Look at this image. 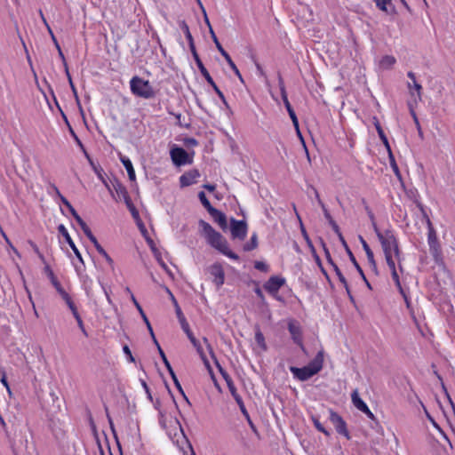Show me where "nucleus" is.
<instances>
[{
  "mask_svg": "<svg viewBox=\"0 0 455 455\" xmlns=\"http://www.w3.org/2000/svg\"><path fill=\"white\" fill-rule=\"evenodd\" d=\"M79 226L81 227L82 230L84 231V235L89 238V240L93 243H96L97 238L93 235L92 233L90 228L87 226V224L83 220V219L77 222Z\"/></svg>",
  "mask_w": 455,
  "mask_h": 455,
  "instance_id": "nucleus-30",
  "label": "nucleus"
},
{
  "mask_svg": "<svg viewBox=\"0 0 455 455\" xmlns=\"http://www.w3.org/2000/svg\"><path fill=\"white\" fill-rule=\"evenodd\" d=\"M312 420L314 422L315 427L322 433H323L326 435H329L330 433L323 427V426L321 424L318 419L315 417L312 418Z\"/></svg>",
  "mask_w": 455,
  "mask_h": 455,
  "instance_id": "nucleus-45",
  "label": "nucleus"
},
{
  "mask_svg": "<svg viewBox=\"0 0 455 455\" xmlns=\"http://www.w3.org/2000/svg\"><path fill=\"white\" fill-rule=\"evenodd\" d=\"M390 272H391L392 279L394 280V282L395 283V286L397 287L400 294H403V289L402 284L400 283V279H399V275H398L397 269L396 268L391 269Z\"/></svg>",
  "mask_w": 455,
  "mask_h": 455,
  "instance_id": "nucleus-34",
  "label": "nucleus"
},
{
  "mask_svg": "<svg viewBox=\"0 0 455 455\" xmlns=\"http://www.w3.org/2000/svg\"><path fill=\"white\" fill-rule=\"evenodd\" d=\"M44 273L49 277V279H50V281H51L52 285H54L55 283H59V281L56 278L53 271L52 270V268L50 267V266L48 264H45V266H44Z\"/></svg>",
  "mask_w": 455,
  "mask_h": 455,
  "instance_id": "nucleus-38",
  "label": "nucleus"
},
{
  "mask_svg": "<svg viewBox=\"0 0 455 455\" xmlns=\"http://www.w3.org/2000/svg\"><path fill=\"white\" fill-rule=\"evenodd\" d=\"M70 213L72 214V216L74 217V219L76 220V222L80 221L82 220V218L79 216V214L76 212V211L74 209V207H72L70 210H69Z\"/></svg>",
  "mask_w": 455,
  "mask_h": 455,
  "instance_id": "nucleus-60",
  "label": "nucleus"
},
{
  "mask_svg": "<svg viewBox=\"0 0 455 455\" xmlns=\"http://www.w3.org/2000/svg\"><path fill=\"white\" fill-rule=\"evenodd\" d=\"M296 214H297V217H298V219H299V222H300L301 232H302L303 237H304V238H305V240L307 241V243L308 244V246L311 248L312 252H315V248H314V246H313V244H312L311 240L309 239V236H308V235H307V233L306 229L304 228V227H303V225H302V222H301L300 217H299V215L297 212H296Z\"/></svg>",
  "mask_w": 455,
  "mask_h": 455,
  "instance_id": "nucleus-39",
  "label": "nucleus"
},
{
  "mask_svg": "<svg viewBox=\"0 0 455 455\" xmlns=\"http://www.w3.org/2000/svg\"><path fill=\"white\" fill-rule=\"evenodd\" d=\"M199 226L202 228L201 234L204 235L207 243L224 255L233 259H238L237 254L228 249V242L223 235L217 232L209 223L201 220Z\"/></svg>",
  "mask_w": 455,
  "mask_h": 455,
  "instance_id": "nucleus-1",
  "label": "nucleus"
},
{
  "mask_svg": "<svg viewBox=\"0 0 455 455\" xmlns=\"http://www.w3.org/2000/svg\"><path fill=\"white\" fill-rule=\"evenodd\" d=\"M420 210L422 212L424 218L426 219L427 228H428L427 242H428V245H429V251H430L431 255L433 256L435 262L437 265H443L441 245L438 242L436 232H435V228H433L430 219L428 218L427 214L426 213V212L424 211V209L421 205H420Z\"/></svg>",
  "mask_w": 455,
  "mask_h": 455,
  "instance_id": "nucleus-4",
  "label": "nucleus"
},
{
  "mask_svg": "<svg viewBox=\"0 0 455 455\" xmlns=\"http://www.w3.org/2000/svg\"><path fill=\"white\" fill-rule=\"evenodd\" d=\"M76 320L77 322L78 327L80 328V330L82 331L84 335L87 337L88 333H87V331L84 329V323H83V320H82L81 316L80 315H76Z\"/></svg>",
  "mask_w": 455,
  "mask_h": 455,
  "instance_id": "nucleus-53",
  "label": "nucleus"
},
{
  "mask_svg": "<svg viewBox=\"0 0 455 455\" xmlns=\"http://www.w3.org/2000/svg\"><path fill=\"white\" fill-rule=\"evenodd\" d=\"M198 197L202 203V204L206 208V210L208 211V212H210L212 211V209H214V207L212 206L211 203L209 202V200L207 199L204 192L201 191L199 192L198 194Z\"/></svg>",
  "mask_w": 455,
  "mask_h": 455,
  "instance_id": "nucleus-37",
  "label": "nucleus"
},
{
  "mask_svg": "<svg viewBox=\"0 0 455 455\" xmlns=\"http://www.w3.org/2000/svg\"><path fill=\"white\" fill-rule=\"evenodd\" d=\"M120 160L128 172L130 180L134 181L136 179V176H135V172H134L132 162L130 161V159H128L123 156H120Z\"/></svg>",
  "mask_w": 455,
  "mask_h": 455,
  "instance_id": "nucleus-25",
  "label": "nucleus"
},
{
  "mask_svg": "<svg viewBox=\"0 0 455 455\" xmlns=\"http://www.w3.org/2000/svg\"><path fill=\"white\" fill-rule=\"evenodd\" d=\"M359 240L362 243V246L366 253V256H367V259H368V262L371 266V267L376 271L377 270V264H376V261L374 259V254L371 251V249L370 248V246L368 245V243H366V241L363 238V236H359Z\"/></svg>",
  "mask_w": 455,
  "mask_h": 455,
  "instance_id": "nucleus-20",
  "label": "nucleus"
},
{
  "mask_svg": "<svg viewBox=\"0 0 455 455\" xmlns=\"http://www.w3.org/2000/svg\"><path fill=\"white\" fill-rule=\"evenodd\" d=\"M66 75H67V76H68V83H69V85H70V87H71V90H72V92H73V93H74V96H75V98H76V102H77V104H78V106H79L80 109H82L81 105H80V101H79V98H78V94H77V92H76V87H75V85H74V84H73V81H72L71 76H70V74H69L68 67H66Z\"/></svg>",
  "mask_w": 455,
  "mask_h": 455,
  "instance_id": "nucleus-36",
  "label": "nucleus"
},
{
  "mask_svg": "<svg viewBox=\"0 0 455 455\" xmlns=\"http://www.w3.org/2000/svg\"><path fill=\"white\" fill-rule=\"evenodd\" d=\"M158 263L160 264V266L170 275H172V273L170 272V270L168 269V267L167 265L164 263V261L161 258V254L160 252H157L155 254Z\"/></svg>",
  "mask_w": 455,
  "mask_h": 455,
  "instance_id": "nucleus-47",
  "label": "nucleus"
},
{
  "mask_svg": "<svg viewBox=\"0 0 455 455\" xmlns=\"http://www.w3.org/2000/svg\"><path fill=\"white\" fill-rule=\"evenodd\" d=\"M58 230L65 237V240L67 241V243H68V245L70 246V248L72 249V251H74L75 255L79 259V261L82 264H84V259H83L79 250L76 246L75 243L73 242L72 238L70 237L68 232L67 231L66 228L64 227V225H62V224L60 225L58 227Z\"/></svg>",
  "mask_w": 455,
  "mask_h": 455,
  "instance_id": "nucleus-16",
  "label": "nucleus"
},
{
  "mask_svg": "<svg viewBox=\"0 0 455 455\" xmlns=\"http://www.w3.org/2000/svg\"><path fill=\"white\" fill-rule=\"evenodd\" d=\"M60 295L65 300L66 303H68V301L71 300L70 296L68 295V293L66 291H61V293H60Z\"/></svg>",
  "mask_w": 455,
  "mask_h": 455,
  "instance_id": "nucleus-62",
  "label": "nucleus"
},
{
  "mask_svg": "<svg viewBox=\"0 0 455 455\" xmlns=\"http://www.w3.org/2000/svg\"><path fill=\"white\" fill-rule=\"evenodd\" d=\"M180 27L183 30V32L188 41L189 48L192 52V55H195V52H196V50L195 47L193 36L189 31V28H188V24L186 23L185 20H181V21H180Z\"/></svg>",
  "mask_w": 455,
  "mask_h": 455,
  "instance_id": "nucleus-21",
  "label": "nucleus"
},
{
  "mask_svg": "<svg viewBox=\"0 0 455 455\" xmlns=\"http://www.w3.org/2000/svg\"><path fill=\"white\" fill-rule=\"evenodd\" d=\"M285 280L278 276H271L264 284V288L271 294L276 293L278 290L284 284Z\"/></svg>",
  "mask_w": 455,
  "mask_h": 455,
  "instance_id": "nucleus-15",
  "label": "nucleus"
},
{
  "mask_svg": "<svg viewBox=\"0 0 455 455\" xmlns=\"http://www.w3.org/2000/svg\"><path fill=\"white\" fill-rule=\"evenodd\" d=\"M319 204L321 205L323 211V214H324V217L327 220H331L332 217L331 216V214L329 213L328 210L326 209L324 204L322 202L321 199H319Z\"/></svg>",
  "mask_w": 455,
  "mask_h": 455,
  "instance_id": "nucleus-56",
  "label": "nucleus"
},
{
  "mask_svg": "<svg viewBox=\"0 0 455 455\" xmlns=\"http://www.w3.org/2000/svg\"><path fill=\"white\" fill-rule=\"evenodd\" d=\"M136 222H137V224H138V226H139V228H140V229L141 233H142L143 235H144V234H146V233H147V230H146V228H145L144 224L142 223V221H141V220H140V221L136 220Z\"/></svg>",
  "mask_w": 455,
  "mask_h": 455,
  "instance_id": "nucleus-64",
  "label": "nucleus"
},
{
  "mask_svg": "<svg viewBox=\"0 0 455 455\" xmlns=\"http://www.w3.org/2000/svg\"><path fill=\"white\" fill-rule=\"evenodd\" d=\"M384 256H385V259L388 266L389 270L396 268L395 262L397 261V259L395 258L394 254L384 255Z\"/></svg>",
  "mask_w": 455,
  "mask_h": 455,
  "instance_id": "nucleus-40",
  "label": "nucleus"
},
{
  "mask_svg": "<svg viewBox=\"0 0 455 455\" xmlns=\"http://www.w3.org/2000/svg\"><path fill=\"white\" fill-rule=\"evenodd\" d=\"M130 84L133 94L145 99L153 97L154 92L148 81L134 76Z\"/></svg>",
  "mask_w": 455,
  "mask_h": 455,
  "instance_id": "nucleus-5",
  "label": "nucleus"
},
{
  "mask_svg": "<svg viewBox=\"0 0 455 455\" xmlns=\"http://www.w3.org/2000/svg\"><path fill=\"white\" fill-rule=\"evenodd\" d=\"M195 347L196 348L197 352H198V353H199V355H201V358H203V359L204 360V362H205L206 365H207V366H209V363H208V362H207V361H206V359H205V358H206V356H205V355H204V351H203V348H202V347H201L200 343L198 342L197 347Z\"/></svg>",
  "mask_w": 455,
  "mask_h": 455,
  "instance_id": "nucleus-58",
  "label": "nucleus"
},
{
  "mask_svg": "<svg viewBox=\"0 0 455 455\" xmlns=\"http://www.w3.org/2000/svg\"><path fill=\"white\" fill-rule=\"evenodd\" d=\"M333 231L337 234V235L339 236V241L341 242L342 245H346V240L344 239L340 230H339V226H335L334 228H332Z\"/></svg>",
  "mask_w": 455,
  "mask_h": 455,
  "instance_id": "nucleus-54",
  "label": "nucleus"
},
{
  "mask_svg": "<svg viewBox=\"0 0 455 455\" xmlns=\"http://www.w3.org/2000/svg\"><path fill=\"white\" fill-rule=\"evenodd\" d=\"M280 90H281V95H282V99L283 100V103H284V106L289 113V116L292 121V124L294 125V127L296 128L297 130V132H299V122H298V118L296 116V114L293 110V108H291L289 100H288V97H287V93H286V91H285V88H284V85L283 84V82H281L280 84Z\"/></svg>",
  "mask_w": 455,
  "mask_h": 455,
  "instance_id": "nucleus-14",
  "label": "nucleus"
},
{
  "mask_svg": "<svg viewBox=\"0 0 455 455\" xmlns=\"http://www.w3.org/2000/svg\"><path fill=\"white\" fill-rule=\"evenodd\" d=\"M193 57H194V60H195V61H196V63L200 72L204 76V77L206 79V81L209 83V84L214 89V91L216 92L218 96L221 99V100L226 104L227 102H226V99L224 97V94L219 89V87L216 85L215 82L213 81V79L210 76L208 70L204 66L201 59L199 58L198 53L195 52V55H193Z\"/></svg>",
  "mask_w": 455,
  "mask_h": 455,
  "instance_id": "nucleus-7",
  "label": "nucleus"
},
{
  "mask_svg": "<svg viewBox=\"0 0 455 455\" xmlns=\"http://www.w3.org/2000/svg\"><path fill=\"white\" fill-rule=\"evenodd\" d=\"M222 375H223L224 379H226V381L228 383L229 391L231 392V394L234 396L235 400L238 403L239 408H240L242 413L246 417V419H248V422L251 425V427H253L252 422L250 419L249 413H248L247 410L245 409V406L243 404V402L241 396L236 393V389H235L233 382L231 381V379H229V377L227 374L222 372Z\"/></svg>",
  "mask_w": 455,
  "mask_h": 455,
  "instance_id": "nucleus-10",
  "label": "nucleus"
},
{
  "mask_svg": "<svg viewBox=\"0 0 455 455\" xmlns=\"http://www.w3.org/2000/svg\"><path fill=\"white\" fill-rule=\"evenodd\" d=\"M175 310H176V314H177V316L179 318V321L180 323H181V321L182 320H186L182 312H181V309L180 307H179V305L177 304V306H175Z\"/></svg>",
  "mask_w": 455,
  "mask_h": 455,
  "instance_id": "nucleus-59",
  "label": "nucleus"
},
{
  "mask_svg": "<svg viewBox=\"0 0 455 455\" xmlns=\"http://www.w3.org/2000/svg\"><path fill=\"white\" fill-rule=\"evenodd\" d=\"M113 187H114V189H115L117 196L119 197V199H124L127 208L131 212L132 218L135 220L140 221L139 212L135 208L134 204H132V199H131L125 187L123 186L119 182H116L115 184H113Z\"/></svg>",
  "mask_w": 455,
  "mask_h": 455,
  "instance_id": "nucleus-6",
  "label": "nucleus"
},
{
  "mask_svg": "<svg viewBox=\"0 0 455 455\" xmlns=\"http://www.w3.org/2000/svg\"><path fill=\"white\" fill-rule=\"evenodd\" d=\"M321 243H322V245H323V251H324V254H325L326 259L328 260V262H329L331 266H333V264H335V263L333 262V260H332V259H331V253H330V251H329L328 248L326 247L325 243H324L323 240H321Z\"/></svg>",
  "mask_w": 455,
  "mask_h": 455,
  "instance_id": "nucleus-46",
  "label": "nucleus"
},
{
  "mask_svg": "<svg viewBox=\"0 0 455 455\" xmlns=\"http://www.w3.org/2000/svg\"><path fill=\"white\" fill-rule=\"evenodd\" d=\"M407 76L413 83V86H414L415 90L418 92L419 98L420 99V91H421L422 87L419 84L417 83L415 74L413 72L410 71Z\"/></svg>",
  "mask_w": 455,
  "mask_h": 455,
  "instance_id": "nucleus-41",
  "label": "nucleus"
},
{
  "mask_svg": "<svg viewBox=\"0 0 455 455\" xmlns=\"http://www.w3.org/2000/svg\"><path fill=\"white\" fill-rule=\"evenodd\" d=\"M76 269L78 275L81 278V281L83 282V284L84 286L87 295H90V293H91L90 286H89L90 279H89L88 275H82L81 270L78 267H76Z\"/></svg>",
  "mask_w": 455,
  "mask_h": 455,
  "instance_id": "nucleus-35",
  "label": "nucleus"
},
{
  "mask_svg": "<svg viewBox=\"0 0 455 455\" xmlns=\"http://www.w3.org/2000/svg\"><path fill=\"white\" fill-rule=\"evenodd\" d=\"M254 267L262 272H267L268 270L267 265L262 261H256L254 264Z\"/></svg>",
  "mask_w": 455,
  "mask_h": 455,
  "instance_id": "nucleus-49",
  "label": "nucleus"
},
{
  "mask_svg": "<svg viewBox=\"0 0 455 455\" xmlns=\"http://www.w3.org/2000/svg\"><path fill=\"white\" fill-rule=\"evenodd\" d=\"M132 300L133 304L135 305L136 308L139 310V312H140V315H141V317L143 319V323H146L147 328H148V331L150 333V336H151L155 345L158 346V341H157V339H156V338L155 336V333L153 331L152 326H151V324H150V323H149L146 314L144 313L141 306L139 304V302L137 301V299H135L133 294H132Z\"/></svg>",
  "mask_w": 455,
  "mask_h": 455,
  "instance_id": "nucleus-18",
  "label": "nucleus"
},
{
  "mask_svg": "<svg viewBox=\"0 0 455 455\" xmlns=\"http://www.w3.org/2000/svg\"><path fill=\"white\" fill-rule=\"evenodd\" d=\"M211 36H212V41L214 42L218 51L225 58V60H227L228 64L232 68V70L235 72V74L238 76V78L241 81H243L242 75H241L240 71L238 70L236 65L234 63V61L232 60V59L229 56V54L225 51V49L220 44V43L219 39L217 38V36H216V35H215V33H214L212 28H211Z\"/></svg>",
  "mask_w": 455,
  "mask_h": 455,
  "instance_id": "nucleus-8",
  "label": "nucleus"
},
{
  "mask_svg": "<svg viewBox=\"0 0 455 455\" xmlns=\"http://www.w3.org/2000/svg\"><path fill=\"white\" fill-rule=\"evenodd\" d=\"M377 5V7L383 11L387 12V5L391 4L392 0H373Z\"/></svg>",
  "mask_w": 455,
  "mask_h": 455,
  "instance_id": "nucleus-42",
  "label": "nucleus"
},
{
  "mask_svg": "<svg viewBox=\"0 0 455 455\" xmlns=\"http://www.w3.org/2000/svg\"><path fill=\"white\" fill-rule=\"evenodd\" d=\"M323 351L321 350L317 353L315 357L305 367L298 368L291 366L290 368L291 371L293 373L294 377L299 379L301 381H305L310 379L312 376L316 374L323 368Z\"/></svg>",
  "mask_w": 455,
  "mask_h": 455,
  "instance_id": "nucleus-3",
  "label": "nucleus"
},
{
  "mask_svg": "<svg viewBox=\"0 0 455 455\" xmlns=\"http://www.w3.org/2000/svg\"><path fill=\"white\" fill-rule=\"evenodd\" d=\"M209 274L213 277L212 282L217 287H220L225 281L224 269L220 263H214L208 267Z\"/></svg>",
  "mask_w": 455,
  "mask_h": 455,
  "instance_id": "nucleus-12",
  "label": "nucleus"
},
{
  "mask_svg": "<svg viewBox=\"0 0 455 455\" xmlns=\"http://www.w3.org/2000/svg\"><path fill=\"white\" fill-rule=\"evenodd\" d=\"M199 177V172L197 171H192L186 172L180 178V182L181 187H188L192 185L196 181V179Z\"/></svg>",
  "mask_w": 455,
  "mask_h": 455,
  "instance_id": "nucleus-19",
  "label": "nucleus"
},
{
  "mask_svg": "<svg viewBox=\"0 0 455 455\" xmlns=\"http://www.w3.org/2000/svg\"><path fill=\"white\" fill-rule=\"evenodd\" d=\"M395 63V57L390 56V55H386L381 59V60L379 62V66L382 68L387 69V68H390Z\"/></svg>",
  "mask_w": 455,
  "mask_h": 455,
  "instance_id": "nucleus-31",
  "label": "nucleus"
},
{
  "mask_svg": "<svg viewBox=\"0 0 455 455\" xmlns=\"http://www.w3.org/2000/svg\"><path fill=\"white\" fill-rule=\"evenodd\" d=\"M94 247L96 248L97 251L102 255L106 261L109 264L111 267H114V261L111 259V257L107 253V251L104 250V248L99 243L98 240L96 243H93Z\"/></svg>",
  "mask_w": 455,
  "mask_h": 455,
  "instance_id": "nucleus-29",
  "label": "nucleus"
},
{
  "mask_svg": "<svg viewBox=\"0 0 455 455\" xmlns=\"http://www.w3.org/2000/svg\"><path fill=\"white\" fill-rule=\"evenodd\" d=\"M411 115H412V117H413L414 123H415V124H416L417 130H418V132H419V135L420 137H422L423 132H422V130H421V127H420V124H419V119H418V117H417V116H416V114H415V112H414V111H411Z\"/></svg>",
  "mask_w": 455,
  "mask_h": 455,
  "instance_id": "nucleus-52",
  "label": "nucleus"
},
{
  "mask_svg": "<svg viewBox=\"0 0 455 455\" xmlns=\"http://www.w3.org/2000/svg\"><path fill=\"white\" fill-rule=\"evenodd\" d=\"M105 410H106V414H107V418H108V421L109 423L110 428H111L114 435L116 437V430L114 427V423H113L112 418L110 417L107 407L105 408Z\"/></svg>",
  "mask_w": 455,
  "mask_h": 455,
  "instance_id": "nucleus-55",
  "label": "nucleus"
},
{
  "mask_svg": "<svg viewBox=\"0 0 455 455\" xmlns=\"http://www.w3.org/2000/svg\"><path fill=\"white\" fill-rule=\"evenodd\" d=\"M330 419L331 420V422L334 425L339 424L341 421H343L342 418L338 413H336L334 411H331Z\"/></svg>",
  "mask_w": 455,
  "mask_h": 455,
  "instance_id": "nucleus-48",
  "label": "nucleus"
},
{
  "mask_svg": "<svg viewBox=\"0 0 455 455\" xmlns=\"http://www.w3.org/2000/svg\"><path fill=\"white\" fill-rule=\"evenodd\" d=\"M67 305L69 307V309L71 310L75 318L76 317V315H80L78 314L77 308H76V305L74 304V302L72 301V299L70 301H68Z\"/></svg>",
  "mask_w": 455,
  "mask_h": 455,
  "instance_id": "nucleus-50",
  "label": "nucleus"
},
{
  "mask_svg": "<svg viewBox=\"0 0 455 455\" xmlns=\"http://www.w3.org/2000/svg\"><path fill=\"white\" fill-rule=\"evenodd\" d=\"M212 217L214 219V220L220 225V227L222 228V229H226L227 228V218L225 216L224 213H222L221 212H220L219 210L217 209H212V211L209 212Z\"/></svg>",
  "mask_w": 455,
  "mask_h": 455,
  "instance_id": "nucleus-22",
  "label": "nucleus"
},
{
  "mask_svg": "<svg viewBox=\"0 0 455 455\" xmlns=\"http://www.w3.org/2000/svg\"><path fill=\"white\" fill-rule=\"evenodd\" d=\"M373 123H374L375 128H376V130L378 132V134H379L381 141L383 142L385 148H387V151L391 149L389 142L387 140V138L385 135L384 131H383V129H382V127H381V125H380V124H379V122L377 117H373Z\"/></svg>",
  "mask_w": 455,
  "mask_h": 455,
  "instance_id": "nucleus-24",
  "label": "nucleus"
},
{
  "mask_svg": "<svg viewBox=\"0 0 455 455\" xmlns=\"http://www.w3.org/2000/svg\"><path fill=\"white\" fill-rule=\"evenodd\" d=\"M180 325H181L182 330L186 332V334H187L188 338L189 339V340L191 341V343L194 345V347H197L198 340L195 338L192 331H190V328H189V325H188L187 320H182Z\"/></svg>",
  "mask_w": 455,
  "mask_h": 455,
  "instance_id": "nucleus-28",
  "label": "nucleus"
},
{
  "mask_svg": "<svg viewBox=\"0 0 455 455\" xmlns=\"http://www.w3.org/2000/svg\"><path fill=\"white\" fill-rule=\"evenodd\" d=\"M58 52H59L60 58L62 60L64 68H66V67H68V64L66 62L65 56H64V54H63V52H62V51H61L60 46H58Z\"/></svg>",
  "mask_w": 455,
  "mask_h": 455,
  "instance_id": "nucleus-63",
  "label": "nucleus"
},
{
  "mask_svg": "<svg viewBox=\"0 0 455 455\" xmlns=\"http://www.w3.org/2000/svg\"><path fill=\"white\" fill-rule=\"evenodd\" d=\"M288 330L291 335L293 341L299 346L303 352H306L302 342V332L300 326L294 321H291L288 324Z\"/></svg>",
  "mask_w": 455,
  "mask_h": 455,
  "instance_id": "nucleus-13",
  "label": "nucleus"
},
{
  "mask_svg": "<svg viewBox=\"0 0 455 455\" xmlns=\"http://www.w3.org/2000/svg\"><path fill=\"white\" fill-rule=\"evenodd\" d=\"M156 347H157V349H158L159 355H160V356H161V358H162V360H163V362H164V363L165 367L167 368V370H168V371H169L170 375L172 376V380H173V382H174V384H175L176 387L180 390V392L181 394H183V395H184V392H183L182 387H181V386H180V382H179V380H178V378H177V376H176L175 372L173 371V370H172V366H171V364H170V363H169V361H168V359H167V357H166V355H165L164 352L163 351V349L161 348V347H160V345H159V344H158V346H156Z\"/></svg>",
  "mask_w": 455,
  "mask_h": 455,
  "instance_id": "nucleus-17",
  "label": "nucleus"
},
{
  "mask_svg": "<svg viewBox=\"0 0 455 455\" xmlns=\"http://www.w3.org/2000/svg\"><path fill=\"white\" fill-rule=\"evenodd\" d=\"M1 382L6 387L7 391H8V394L11 395H12V391H11L10 386H9V384L7 382L6 374H5L4 371L2 372Z\"/></svg>",
  "mask_w": 455,
  "mask_h": 455,
  "instance_id": "nucleus-51",
  "label": "nucleus"
},
{
  "mask_svg": "<svg viewBox=\"0 0 455 455\" xmlns=\"http://www.w3.org/2000/svg\"><path fill=\"white\" fill-rule=\"evenodd\" d=\"M332 267H333V269H334L339 282L344 285L347 292L349 293V287H348L347 282L345 276L343 275V274L341 273L340 269L339 268V267L336 264H333Z\"/></svg>",
  "mask_w": 455,
  "mask_h": 455,
  "instance_id": "nucleus-33",
  "label": "nucleus"
},
{
  "mask_svg": "<svg viewBox=\"0 0 455 455\" xmlns=\"http://www.w3.org/2000/svg\"><path fill=\"white\" fill-rule=\"evenodd\" d=\"M348 257H349V259L351 260V262L353 263V265L355 266V267L356 268V270L358 271V273L360 274V275L362 276L363 279H365V275H364V273L363 271V269L361 268L360 265L357 263L353 252L351 251V250L349 249L347 243H346V245H343Z\"/></svg>",
  "mask_w": 455,
  "mask_h": 455,
  "instance_id": "nucleus-27",
  "label": "nucleus"
},
{
  "mask_svg": "<svg viewBox=\"0 0 455 455\" xmlns=\"http://www.w3.org/2000/svg\"><path fill=\"white\" fill-rule=\"evenodd\" d=\"M255 339L261 347H263L264 349L266 348L265 339L262 332L259 330H258L255 333Z\"/></svg>",
  "mask_w": 455,
  "mask_h": 455,
  "instance_id": "nucleus-43",
  "label": "nucleus"
},
{
  "mask_svg": "<svg viewBox=\"0 0 455 455\" xmlns=\"http://www.w3.org/2000/svg\"><path fill=\"white\" fill-rule=\"evenodd\" d=\"M170 154L172 160L176 166H181L191 163L188 152L182 148L175 147L171 149Z\"/></svg>",
  "mask_w": 455,
  "mask_h": 455,
  "instance_id": "nucleus-9",
  "label": "nucleus"
},
{
  "mask_svg": "<svg viewBox=\"0 0 455 455\" xmlns=\"http://www.w3.org/2000/svg\"><path fill=\"white\" fill-rule=\"evenodd\" d=\"M230 231L234 239L243 240L247 233V224L243 220L231 219Z\"/></svg>",
  "mask_w": 455,
  "mask_h": 455,
  "instance_id": "nucleus-11",
  "label": "nucleus"
},
{
  "mask_svg": "<svg viewBox=\"0 0 455 455\" xmlns=\"http://www.w3.org/2000/svg\"><path fill=\"white\" fill-rule=\"evenodd\" d=\"M123 349H124V354L128 356L129 361L133 363L135 360L132 355V352H131L129 347L127 345H125Z\"/></svg>",
  "mask_w": 455,
  "mask_h": 455,
  "instance_id": "nucleus-57",
  "label": "nucleus"
},
{
  "mask_svg": "<svg viewBox=\"0 0 455 455\" xmlns=\"http://www.w3.org/2000/svg\"><path fill=\"white\" fill-rule=\"evenodd\" d=\"M387 153H388L390 166H391L393 172H395V175L401 182H403L402 174H401L399 168L396 164V162H395V156L392 153V150L391 149L387 150Z\"/></svg>",
  "mask_w": 455,
  "mask_h": 455,
  "instance_id": "nucleus-26",
  "label": "nucleus"
},
{
  "mask_svg": "<svg viewBox=\"0 0 455 455\" xmlns=\"http://www.w3.org/2000/svg\"><path fill=\"white\" fill-rule=\"evenodd\" d=\"M351 399L354 406L363 411H368V406L366 403L360 398L357 389L354 390L351 395Z\"/></svg>",
  "mask_w": 455,
  "mask_h": 455,
  "instance_id": "nucleus-23",
  "label": "nucleus"
},
{
  "mask_svg": "<svg viewBox=\"0 0 455 455\" xmlns=\"http://www.w3.org/2000/svg\"><path fill=\"white\" fill-rule=\"evenodd\" d=\"M373 230L381 244L384 255L394 254L395 258L397 259L398 268L403 272V267L401 263V251L393 231L387 229L381 232L379 229L377 223H373Z\"/></svg>",
  "mask_w": 455,
  "mask_h": 455,
  "instance_id": "nucleus-2",
  "label": "nucleus"
},
{
  "mask_svg": "<svg viewBox=\"0 0 455 455\" xmlns=\"http://www.w3.org/2000/svg\"><path fill=\"white\" fill-rule=\"evenodd\" d=\"M54 189H55V191H56V194L60 196V200H61L62 204H65V205L68 204V203H69V202L67 200V198H66V197H64V196L60 193L59 189H58L56 187H54Z\"/></svg>",
  "mask_w": 455,
  "mask_h": 455,
  "instance_id": "nucleus-61",
  "label": "nucleus"
},
{
  "mask_svg": "<svg viewBox=\"0 0 455 455\" xmlns=\"http://www.w3.org/2000/svg\"><path fill=\"white\" fill-rule=\"evenodd\" d=\"M258 247V236L257 234H253L249 243L243 245V250L246 251H252Z\"/></svg>",
  "mask_w": 455,
  "mask_h": 455,
  "instance_id": "nucleus-32",
  "label": "nucleus"
},
{
  "mask_svg": "<svg viewBox=\"0 0 455 455\" xmlns=\"http://www.w3.org/2000/svg\"><path fill=\"white\" fill-rule=\"evenodd\" d=\"M336 427V430L339 434H341V435H346L347 437H348V433L347 431V428H346V423L345 421H341L340 423L339 424H336L335 425Z\"/></svg>",
  "mask_w": 455,
  "mask_h": 455,
  "instance_id": "nucleus-44",
  "label": "nucleus"
}]
</instances>
